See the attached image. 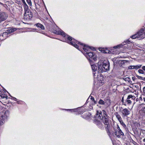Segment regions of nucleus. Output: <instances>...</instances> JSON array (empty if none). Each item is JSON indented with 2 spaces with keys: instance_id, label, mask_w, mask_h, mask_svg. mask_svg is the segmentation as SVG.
Listing matches in <instances>:
<instances>
[{
  "instance_id": "12",
  "label": "nucleus",
  "mask_w": 145,
  "mask_h": 145,
  "mask_svg": "<svg viewBox=\"0 0 145 145\" xmlns=\"http://www.w3.org/2000/svg\"><path fill=\"white\" fill-rule=\"evenodd\" d=\"M122 114L125 116L129 115L130 114V111L127 108L123 109L122 111Z\"/></svg>"
},
{
  "instance_id": "46",
  "label": "nucleus",
  "mask_w": 145,
  "mask_h": 145,
  "mask_svg": "<svg viewBox=\"0 0 145 145\" xmlns=\"http://www.w3.org/2000/svg\"><path fill=\"white\" fill-rule=\"evenodd\" d=\"M124 105H126L125 104H124Z\"/></svg>"
},
{
  "instance_id": "33",
  "label": "nucleus",
  "mask_w": 145,
  "mask_h": 145,
  "mask_svg": "<svg viewBox=\"0 0 145 145\" xmlns=\"http://www.w3.org/2000/svg\"><path fill=\"white\" fill-rule=\"evenodd\" d=\"M142 97L144 101H145V95L142 94Z\"/></svg>"
},
{
  "instance_id": "38",
  "label": "nucleus",
  "mask_w": 145,
  "mask_h": 145,
  "mask_svg": "<svg viewBox=\"0 0 145 145\" xmlns=\"http://www.w3.org/2000/svg\"><path fill=\"white\" fill-rule=\"evenodd\" d=\"M122 102L123 103L124 102V99H123V97L122 99H121V100Z\"/></svg>"
},
{
  "instance_id": "13",
  "label": "nucleus",
  "mask_w": 145,
  "mask_h": 145,
  "mask_svg": "<svg viewBox=\"0 0 145 145\" xmlns=\"http://www.w3.org/2000/svg\"><path fill=\"white\" fill-rule=\"evenodd\" d=\"M16 30L15 28H13V29H8L7 30V32H6L3 33V36L6 35H7L8 34H10Z\"/></svg>"
},
{
  "instance_id": "37",
  "label": "nucleus",
  "mask_w": 145,
  "mask_h": 145,
  "mask_svg": "<svg viewBox=\"0 0 145 145\" xmlns=\"http://www.w3.org/2000/svg\"><path fill=\"white\" fill-rule=\"evenodd\" d=\"M21 0L24 5L26 4L24 0Z\"/></svg>"
},
{
  "instance_id": "24",
  "label": "nucleus",
  "mask_w": 145,
  "mask_h": 145,
  "mask_svg": "<svg viewBox=\"0 0 145 145\" xmlns=\"http://www.w3.org/2000/svg\"><path fill=\"white\" fill-rule=\"evenodd\" d=\"M123 45L122 44L118 45L117 46H114L113 48H119L122 47Z\"/></svg>"
},
{
  "instance_id": "28",
  "label": "nucleus",
  "mask_w": 145,
  "mask_h": 145,
  "mask_svg": "<svg viewBox=\"0 0 145 145\" xmlns=\"http://www.w3.org/2000/svg\"><path fill=\"white\" fill-rule=\"evenodd\" d=\"M26 1L29 5H32L31 2L30 0H26Z\"/></svg>"
},
{
  "instance_id": "3",
  "label": "nucleus",
  "mask_w": 145,
  "mask_h": 145,
  "mask_svg": "<svg viewBox=\"0 0 145 145\" xmlns=\"http://www.w3.org/2000/svg\"><path fill=\"white\" fill-rule=\"evenodd\" d=\"M113 127L114 134L117 137L120 138L121 136H124L123 133L120 129L118 124H114Z\"/></svg>"
},
{
  "instance_id": "30",
  "label": "nucleus",
  "mask_w": 145,
  "mask_h": 145,
  "mask_svg": "<svg viewBox=\"0 0 145 145\" xmlns=\"http://www.w3.org/2000/svg\"><path fill=\"white\" fill-rule=\"evenodd\" d=\"M109 50H106L105 51H104L103 52L105 53H108L109 52Z\"/></svg>"
},
{
  "instance_id": "41",
  "label": "nucleus",
  "mask_w": 145,
  "mask_h": 145,
  "mask_svg": "<svg viewBox=\"0 0 145 145\" xmlns=\"http://www.w3.org/2000/svg\"><path fill=\"white\" fill-rule=\"evenodd\" d=\"M94 101V103L96 104L97 103L94 100V101Z\"/></svg>"
},
{
  "instance_id": "1",
  "label": "nucleus",
  "mask_w": 145,
  "mask_h": 145,
  "mask_svg": "<svg viewBox=\"0 0 145 145\" xmlns=\"http://www.w3.org/2000/svg\"><path fill=\"white\" fill-rule=\"evenodd\" d=\"M53 33L55 34L60 35L64 37L67 38L68 40V41L67 42L79 50L81 51V48H82L85 51L83 53V54L89 60V62H92L93 60L94 61L96 60V56L95 54L92 52H90V50L92 49V47H90L87 45L83 44L82 43L79 42L74 39H72L71 37L68 35H67L66 36L65 33L61 29L59 30H55Z\"/></svg>"
},
{
  "instance_id": "9",
  "label": "nucleus",
  "mask_w": 145,
  "mask_h": 145,
  "mask_svg": "<svg viewBox=\"0 0 145 145\" xmlns=\"http://www.w3.org/2000/svg\"><path fill=\"white\" fill-rule=\"evenodd\" d=\"M8 15L6 13L4 12H1L0 14V23L6 20Z\"/></svg>"
},
{
  "instance_id": "16",
  "label": "nucleus",
  "mask_w": 145,
  "mask_h": 145,
  "mask_svg": "<svg viewBox=\"0 0 145 145\" xmlns=\"http://www.w3.org/2000/svg\"><path fill=\"white\" fill-rule=\"evenodd\" d=\"M128 61L124 60H120L118 61V63L119 65L121 66L123 65H124L125 63H127Z\"/></svg>"
},
{
  "instance_id": "4",
  "label": "nucleus",
  "mask_w": 145,
  "mask_h": 145,
  "mask_svg": "<svg viewBox=\"0 0 145 145\" xmlns=\"http://www.w3.org/2000/svg\"><path fill=\"white\" fill-rule=\"evenodd\" d=\"M103 117H102V120L104 123V124L105 125V127L106 129V131L108 133V134L110 135V132L109 131L108 127V125H109L108 119V117L106 114V112L105 110H102Z\"/></svg>"
},
{
  "instance_id": "21",
  "label": "nucleus",
  "mask_w": 145,
  "mask_h": 145,
  "mask_svg": "<svg viewBox=\"0 0 145 145\" xmlns=\"http://www.w3.org/2000/svg\"><path fill=\"white\" fill-rule=\"evenodd\" d=\"M24 8L25 12L27 11H29V9L28 8V6L26 4H24Z\"/></svg>"
},
{
  "instance_id": "29",
  "label": "nucleus",
  "mask_w": 145,
  "mask_h": 145,
  "mask_svg": "<svg viewBox=\"0 0 145 145\" xmlns=\"http://www.w3.org/2000/svg\"><path fill=\"white\" fill-rule=\"evenodd\" d=\"M136 76L138 78L141 80H142V76H139L137 75H136Z\"/></svg>"
},
{
  "instance_id": "35",
  "label": "nucleus",
  "mask_w": 145,
  "mask_h": 145,
  "mask_svg": "<svg viewBox=\"0 0 145 145\" xmlns=\"http://www.w3.org/2000/svg\"><path fill=\"white\" fill-rule=\"evenodd\" d=\"M130 41L129 40H127L126 41H125L124 42L126 43H128Z\"/></svg>"
},
{
  "instance_id": "11",
  "label": "nucleus",
  "mask_w": 145,
  "mask_h": 145,
  "mask_svg": "<svg viewBox=\"0 0 145 145\" xmlns=\"http://www.w3.org/2000/svg\"><path fill=\"white\" fill-rule=\"evenodd\" d=\"M94 123L100 128L103 129L104 128L103 124L99 120H95L94 121Z\"/></svg>"
},
{
  "instance_id": "17",
  "label": "nucleus",
  "mask_w": 145,
  "mask_h": 145,
  "mask_svg": "<svg viewBox=\"0 0 145 145\" xmlns=\"http://www.w3.org/2000/svg\"><path fill=\"white\" fill-rule=\"evenodd\" d=\"M92 62H90V65H91V67L92 69V70L93 71H93H95L97 70V67L96 65H95L93 64H92Z\"/></svg>"
},
{
  "instance_id": "43",
  "label": "nucleus",
  "mask_w": 145,
  "mask_h": 145,
  "mask_svg": "<svg viewBox=\"0 0 145 145\" xmlns=\"http://www.w3.org/2000/svg\"><path fill=\"white\" fill-rule=\"evenodd\" d=\"M143 141L145 142V138L143 140Z\"/></svg>"
},
{
  "instance_id": "36",
  "label": "nucleus",
  "mask_w": 145,
  "mask_h": 145,
  "mask_svg": "<svg viewBox=\"0 0 145 145\" xmlns=\"http://www.w3.org/2000/svg\"><path fill=\"white\" fill-rule=\"evenodd\" d=\"M90 99L92 101H94L95 99L92 96H91Z\"/></svg>"
},
{
  "instance_id": "6",
  "label": "nucleus",
  "mask_w": 145,
  "mask_h": 145,
  "mask_svg": "<svg viewBox=\"0 0 145 145\" xmlns=\"http://www.w3.org/2000/svg\"><path fill=\"white\" fill-rule=\"evenodd\" d=\"M144 31H145V29L142 28L137 33V34L132 36L131 37L133 39L138 38H139V39H142L145 37V35L144 34Z\"/></svg>"
},
{
  "instance_id": "42",
  "label": "nucleus",
  "mask_w": 145,
  "mask_h": 145,
  "mask_svg": "<svg viewBox=\"0 0 145 145\" xmlns=\"http://www.w3.org/2000/svg\"><path fill=\"white\" fill-rule=\"evenodd\" d=\"M17 103H18V104H20V102L19 101H17Z\"/></svg>"
},
{
  "instance_id": "47",
  "label": "nucleus",
  "mask_w": 145,
  "mask_h": 145,
  "mask_svg": "<svg viewBox=\"0 0 145 145\" xmlns=\"http://www.w3.org/2000/svg\"><path fill=\"white\" fill-rule=\"evenodd\" d=\"M132 79H133H133H134V78H133H133H132Z\"/></svg>"
},
{
  "instance_id": "39",
  "label": "nucleus",
  "mask_w": 145,
  "mask_h": 145,
  "mask_svg": "<svg viewBox=\"0 0 145 145\" xmlns=\"http://www.w3.org/2000/svg\"><path fill=\"white\" fill-rule=\"evenodd\" d=\"M142 80L145 81V77H143L142 79Z\"/></svg>"
},
{
  "instance_id": "27",
  "label": "nucleus",
  "mask_w": 145,
  "mask_h": 145,
  "mask_svg": "<svg viewBox=\"0 0 145 145\" xmlns=\"http://www.w3.org/2000/svg\"><path fill=\"white\" fill-rule=\"evenodd\" d=\"M107 104L108 105H110L111 103L110 100L109 99H106V102Z\"/></svg>"
},
{
  "instance_id": "44",
  "label": "nucleus",
  "mask_w": 145,
  "mask_h": 145,
  "mask_svg": "<svg viewBox=\"0 0 145 145\" xmlns=\"http://www.w3.org/2000/svg\"><path fill=\"white\" fill-rule=\"evenodd\" d=\"M143 119L145 121L144 123H145V117L143 118Z\"/></svg>"
},
{
  "instance_id": "26",
  "label": "nucleus",
  "mask_w": 145,
  "mask_h": 145,
  "mask_svg": "<svg viewBox=\"0 0 145 145\" xmlns=\"http://www.w3.org/2000/svg\"><path fill=\"white\" fill-rule=\"evenodd\" d=\"M120 124L124 127H126V125L123 121V120L120 122Z\"/></svg>"
},
{
  "instance_id": "14",
  "label": "nucleus",
  "mask_w": 145,
  "mask_h": 145,
  "mask_svg": "<svg viewBox=\"0 0 145 145\" xmlns=\"http://www.w3.org/2000/svg\"><path fill=\"white\" fill-rule=\"evenodd\" d=\"M100 71L98 70H96L93 72L94 78L97 79L98 76L101 75Z\"/></svg>"
},
{
  "instance_id": "48",
  "label": "nucleus",
  "mask_w": 145,
  "mask_h": 145,
  "mask_svg": "<svg viewBox=\"0 0 145 145\" xmlns=\"http://www.w3.org/2000/svg\"><path fill=\"white\" fill-rule=\"evenodd\" d=\"M132 79H133H133H134V78H133H133H132Z\"/></svg>"
},
{
  "instance_id": "7",
  "label": "nucleus",
  "mask_w": 145,
  "mask_h": 145,
  "mask_svg": "<svg viewBox=\"0 0 145 145\" xmlns=\"http://www.w3.org/2000/svg\"><path fill=\"white\" fill-rule=\"evenodd\" d=\"M135 97L134 96L131 95H128L125 101L126 103L128 105L131 104L132 103L135 99Z\"/></svg>"
},
{
  "instance_id": "19",
  "label": "nucleus",
  "mask_w": 145,
  "mask_h": 145,
  "mask_svg": "<svg viewBox=\"0 0 145 145\" xmlns=\"http://www.w3.org/2000/svg\"><path fill=\"white\" fill-rule=\"evenodd\" d=\"M97 116H97V117L98 118H99L102 120V117H103V116L102 113L101 112H99L98 111H97Z\"/></svg>"
},
{
  "instance_id": "45",
  "label": "nucleus",
  "mask_w": 145,
  "mask_h": 145,
  "mask_svg": "<svg viewBox=\"0 0 145 145\" xmlns=\"http://www.w3.org/2000/svg\"><path fill=\"white\" fill-rule=\"evenodd\" d=\"M9 95L10 96V97H12V96H11V95H10V94H9Z\"/></svg>"
},
{
  "instance_id": "18",
  "label": "nucleus",
  "mask_w": 145,
  "mask_h": 145,
  "mask_svg": "<svg viewBox=\"0 0 145 145\" xmlns=\"http://www.w3.org/2000/svg\"><path fill=\"white\" fill-rule=\"evenodd\" d=\"M115 115L117 119H118L119 122L122 120L118 112H116L115 113Z\"/></svg>"
},
{
  "instance_id": "20",
  "label": "nucleus",
  "mask_w": 145,
  "mask_h": 145,
  "mask_svg": "<svg viewBox=\"0 0 145 145\" xmlns=\"http://www.w3.org/2000/svg\"><path fill=\"white\" fill-rule=\"evenodd\" d=\"M36 26L37 27L41 28L42 29H44V26L41 24L39 23L37 24H36Z\"/></svg>"
},
{
  "instance_id": "25",
  "label": "nucleus",
  "mask_w": 145,
  "mask_h": 145,
  "mask_svg": "<svg viewBox=\"0 0 145 145\" xmlns=\"http://www.w3.org/2000/svg\"><path fill=\"white\" fill-rule=\"evenodd\" d=\"M65 110H67V111L69 110L71 112H76L77 111V109H65Z\"/></svg>"
},
{
  "instance_id": "22",
  "label": "nucleus",
  "mask_w": 145,
  "mask_h": 145,
  "mask_svg": "<svg viewBox=\"0 0 145 145\" xmlns=\"http://www.w3.org/2000/svg\"><path fill=\"white\" fill-rule=\"evenodd\" d=\"M105 102L103 100H102V99H100L99 102H98V103L99 104H100V105H104L105 104Z\"/></svg>"
},
{
  "instance_id": "8",
  "label": "nucleus",
  "mask_w": 145,
  "mask_h": 145,
  "mask_svg": "<svg viewBox=\"0 0 145 145\" xmlns=\"http://www.w3.org/2000/svg\"><path fill=\"white\" fill-rule=\"evenodd\" d=\"M33 16V14L30 10L26 11L24 14V19L29 20L31 19Z\"/></svg>"
},
{
  "instance_id": "5",
  "label": "nucleus",
  "mask_w": 145,
  "mask_h": 145,
  "mask_svg": "<svg viewBox=\"0 0 145 145\" xmlns=\"http://www.w3.org/2000/svg\"><path fill=\"white\" fill-rule=\"evenodd\" d=\"M9 111L8 110L0 112V125H2L9 116Z\"/></svg>"
},
{
  "instance_id": "10",
  "label": "nucleus",
  "mask_w": 145,
  "mask_h": 145,
  "mask_svg": "<svg viewBox=\"0 0 145 145\" xmlns=\"http://www.w3.org/2000/svg\"><path fill=\"white\" fill-rule=\"evenodd\" d=\"M142 66V65L139 64L135 65H131L128 67V68L129 69H135L137 70L138 69H140Z\"/></svg>"
},
{
  "instance_id": "34",
  "label": "nucleus",
  "mask_w": 145,
  "mask_h": 145,
  "mask_svg": "<svg viewBox=\"0 0 145 145\" xmlns=\"http://www.w3.org/2000/svg\"><path fill=\"white\" fill-rule=\"evenodd\" d=\"M142 69L144 71H145V66H142Z\"/></svg>"
},
{
  "instance_id": "2",
  "label": "nucleus",
  "mask_w": 145,
  "mask_h": 145,
  "mask_svg": "<svg viewBox=\"0 0 145 145\" xmlns=\"http://www.w3.org/2000/svg\"><path fill=\"white\" fill-rule=\"evenodd\" d=\"M98 69L100 72H105L109 70L110 65L108 61H99L98 63Z\"/></svg>"
},
{
  "instance_id": "15",
  "label": "nucleus",
  "mask_w": 145,
  "mask_h": 145,
  "mask_svg": "<svg viewBox=\"0 0 145 145\" xmlns=\"http://www.w3.org/2000/svg\"><path fill=\"white\" fill-rule=\"evenodd\" d=\"M9 98H10L6 95L4 94H0V100H1L2 101H4V100H2V99L7 100Z\"/></svg>"
},
{
  "instance_id": "31",
  "label": "nucleus",
  "mask_w": 145,
  "mask_h": 145,
  "mask_svg": "<svg viewBox=\"0 0 145 145\" xmlns=\"http://www.w3.org/2000/svg\"><path fill=\"white\" fill-rule=\"evenodd\" d=\"M11 99L13 100H14L15 101H17V99L15 97H12V98H11Z\"/></svg>"
},
{
  "instance_id": "40",
  "label": "nucleus",
  "mask_w": 145,
  "mask_h": 145,
  "mask_svg": "<svg viewBox=\"0 0 145 145\" xmlns=\"http://www.w3.org/2000/svg\"><path fill=\"white\" fill-rule=\"evenodd\" d=\"M143 112H144L145 114V108H144L143 109Z\"/></svg>"
},
{
  "instance_id": "32",
  "label": "nucleus",
  "mask_w": 145,
  "mask_h": 145,
  "mask_svg": "<svg viewBox=\"0 0 145 145\" xmlns=\"http://www.w3.org/2000/svg\"><path fill=\"white\" fill-rule=\"evenodd\" d=\"M143 93H142V94H144L145 95V87H144L143 88Z\"/></svg>"
},
{
  "instance_id": "23",
  "label": "nucleus",
  "mask_w": 145,
  "mask_h": 145,
  "mask_svg": "<svg viewBox=\"0 0 145 145\" xmlns=\"http://www.w3.org/2000/svg\"><path fill=\"white\" fill-rule=\"evenodd\" d=\"M138 72L140 74H145V72L142 69H139L138 70Z\"/></svg>"
}]
</instances>
